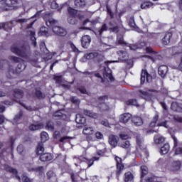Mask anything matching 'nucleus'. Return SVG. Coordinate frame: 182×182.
<instances>
[{
	"mask_svg": "<svg viewBox=\"0 0 182 182\" xmlns=\"http://www.w3.org/2000/svg\"><path fill=\"white\" fill-rule=\"evenodd\" d=\"M151 6H153V4L150 2L144 3L141 5L142 9H147V8H150Z\"/></svg>",
	"mask_w": 182,
	"mask_h": 182,
	"instance_id": "c03bdc74",
	"label": "nucleus"
},
{
	"mask_svg": "<svg viewBox=\"0 0 182 182\" xmlns=\"http://www.w3.org/2000/svg\"><path fill=\"white\" fill-rule=\"evenodd\" d=\"M83 113L85 116H88V117H92V119H97V114L92 112V111L85 109Z\"/></svg>",
	"mask_w": 182,
	"mask_h": 182,
	"instance_id": "412c9836",
	"label": "nucleus"
},
{
	"mask_svg": "<svg viewBox=\"0 0 182 182\" xmlns=\"http://www.w3.org/2000/svg\"><path fill=\"white\" fill-rule=\"evenodd\" d=\"M2 6L1 9L2 11H9V8H12L16 4L19 2V0H1Z\"/></svg>",
	"mask_w": 182,
	"mask_h": 182,
	"instance_id": "7ed1b4c3",
	"label": "nucleus"
},
{
	"mask_svg": "<svg viewBox=\"0 0 182 182\" xmlns=\"http://www.w3.org/2000/svg\"><path fill=\"white\" fill-rule=\"evenodd\" d=\"M136 149H140V150H146V145L143 140V137L140 134L136 135Z\"/></svg>",
	"mask_w": 182,
	"mask_h": 182,
	"instance_id": "0eeeda50",
	"label": "nucleus"
},
{
	"mask_svg": "<svg viewBox=\"0 0 182 182\" xmlns=\"http://www.w3.org/2000/svg\"><path fill=\"white\" fill-rule=\"evenodd\" d=\"M169 150H170V145L168 144H165L161 148V154H167Z\"/></svg>",
	"mask_w": 182,
	"mask_h": 182,
	"instance_id": "393cba45",
	"label": "nucleus"
},
{
	"mask_svg": "<svg viewBox=\"0 0 182 182\" xmlns=\"http://www.w3.org/2000/svg\"><path fill=\"white\" fill-rule=\"evenodd\" d=\"M119 60H127L129 59V54L124 50H119L117 52Z\"/></svg>",
	"mask_w": 182,
	"mask_h": 182,
	"instance_id": "ddd939ff",
	"label": "nucleus"
},
{
	"mask_svg": "<svg viewBox=\"0 0 182 182\" xmlns=\"http://www.w3.org/2000/svg\"><path fill=\"white\" fill-rule=\"evenodd\" d=\"M74 4L77 8H84L86 5L85 0H75Z\"/></svg>",
	"mask_w": 182,
	"mask_h": 182,
	"instance_id": "b1692460",
	"label": "nucleus"
},
{
	"mask_svg": "<svg viewBox=\"0 0 182 182\" xmlns=\"http://www.w3.org/2000/svg\"><path fill=\"white\" fill-rule=\"evenodd\" d=\"M22 119V111H20L15 117L14 122H18Z\"/></svg>",
	"mask_w": 182,
	"mask_h": 182,
	"instance_id": "09e8293b",
	"label": "nucleus"
},
{
	"mask_svg": "<svg viewBox=\"0 0 182 182\" xmlns=\"http://www.w3.org/2000/svg\"><path fill=\"white\" fill-rule=\"evenodd\" d=\"M43 151H45V148L42 144H38L37 146V154L40 156L43 154Z\"/></svg>",
	"mask_w": 182,
	"mask_h": 182,
	"instance_id": "f704fd0d",
	"label": "nucleus"
},
{
	"mask_svg": "<svg viewBox=\"0 0 182 182\" xmlns=\"http://www.w3.org/2000/svg\"><path fill=\"white\" fill-rule=\"evenodd\" d=\"M139 92L140 93L141 97L143 99H149V97H150V93L143 90H139Z\"/></svg>",
	"mask_w": 182,
	"mask_h": 182,
	"instance_id": "2f4dec72",
	"label": "nucleus"
},
{
	"mask_svg": "<svg viewBox=\"0 0 182 182\" xmlns=\"http://www.w3.org/2000/svg\"><path fill=\"white\" fill-rule=\"evenodd\" d=\"M56 177V175L53 171H49L47 172V178L48 180H52V178H55Z\"/></svg>",
	"mask_w": 182,
	"mask_h": 182,
	"instance_id": "4c0bfd02",
	"label": "nucleus"
},
{
	"mask_svg": "<svg viewBox=\"0 0 182 182\" xmlns=\"http://www.w3.org/2000/svg\"><path fill=\"white\" fill-rule=\"evenodd\" d=\"M119 137H121V139H122V140H127V139H129V135L125 134H121L119 135Z\"/></svg>",
	"mask_w": 182,
	"mask_h": 182,
	"instance_id": "338daca9",
	"label": "nucleus"
},
{
	"mask_svg": "<svg viewBox=\"0 0 182 182\" xmlns=\"http://www.w3.org/2000/svg\"><path fill=\"white\" fill-rule=\"evenodd\" d=\"M26 68V65L23 63H20L18 64L16 68V71L18 73H21V72H23V70H25V68Z\"/></svg>",
	"mask_w": 182,
	"mask_h": 182,
	"instance_id": "c85d7f7f",
	"label": "nucleus"
},
{
	"mask_svg": "<svg viewBox=\"0 0 182 182\" xmlns=\"http://www.w3.org/2000/svg\"><path fill=\"white\" fill-rule=\"evenodd\" d=\"M181 166V162L180 161H176L173 163V167L175 170H178Z\"/></svg>",
	"mask_w": 182,
	"mask_h": 182,
	"instance_id": "79ce46f5",
	"label": "nucleus"
},
{
	"mask_svg": "<svg viewBox=\"0 0 182 182\" xmlns=\"http://www.w3.org/2000/svg\"><path fill=\"white\" fill-rule=\"evenodd\" d=\"M29 130L31 132H35V130H41V129H43V123L40 122L38 124H31L28 127Z\"/></svg>",
	"mask_w": 182,
	"mask_h": 182,
	"instance_id": "4468645a",
	"label": "nucleus"
},
{
	"mask_svg": "<svg viewBox=\"0 0 182 182\" xmlns=\"http://www.w3.org/2000/svg\"><path fill=\"white\" fill-rule=\"evenodd\" d=\"M153 77H151V75L149 74L147 70H142L141 73V84L143 85L145 82H146V83H151Z\"/></svg>",
	"mask_w": 182,
	"mask_h": 182,
	"instance_id": "20e7f679",
	"label": "nucleus"
},
{
	"mask_svg": "<svg viewBox=\"0 0 182 182\" xmlns=\"http://www.w3.org/2000/svg\"><path fill=\"white\" fill-rule=\"evenodd\" d=\"M11 52L20 56L21 58H23V59H26V60H29L31 58V46L28 44L21 45L19 43H14L10 48Z\"/></svg>",
	"mask_w": 182,
	"mask_h": 182,
	"instance_id": "f257e3e1",
	"label": "nucleus"
},
{
	"mask_svg": "<svg viewBox=\"0 0 182 182\" xmlns=\"http://www.w3.org/2000/svg\"><path fill=\"white\" fill-rule=\"evenodd\" d=\"M9 59L11 60V62H14V63H19V62H21V60H22V59H21V58L16 57L14 55H11L9 57Z\"/></svg>",
	"mask_w": 182,
	"mask_h": 182,
	"instance_id": "c9c22d12",
	"label": "nucleus"
},
{
	"mask_svg": "<svg viewBox=\"0 0 182 182\" xmlns=\"http://www.w3.org/2000/svg\"><path fill=\"white\" fill-rule=\"evenodd\" d=\"M164 137L162 136L156 135L154 136V141L156 144H161V143L164 142Z\"/></svg>",
	"mask_w": 182,
	"mask_h": 182,
	"instance_id": "a878e982",
	"label": "nucleus"
},
{
	"mask_svg": "<svg viewBox=\"0 0 182 182\" xmlns=\"http://www.w3.org/2000/svg\"><path fill=\"white\" fill-rule=\"evenodd\" d=\"M133 178H134V176H133V174L132 173V172L128 171L124 173V181H125V182L132 181Z\"/></svg>",
	"mask_w": 182,
	"mask_h": 182,
	"instance_id": "5701e85b",
	"label": "nucleus"
},
{
	"mask_svg": "<svg viewBox=\"0 0 182 182\" xmlns=\"http://www.w3.org/2000/svg\"><path fill=\"white\" fill-rule=\"evenodd\" d=\"M158 126H163L164 127H166V129H168V124H167V121H163L158 123Z\"/></svg>",
	"mask_w": 182,
	"mask_h": 182,
	"instance_id": "bf43d9fd",
	"label": "nucleus"
},
{
	"mask_svg": "<svg viewBox=\"0 0 182 182\" xmlns=\"http://www.w3.org/2000/svg\"><path fill=\"white\" fill-rule=\"evenodd\" d=\"M71 102L72 103H74V105H79L80 103V100H79L76 97H72Z\"/></svg>",
	"mask_w": 182,
	"mask_h": 182,
	"instance_id": "5fc2aeb1",
	"label": "nucleus"
},
{
	"mask_svg": "<svg viewBox=\"0 0 182 182\" xmlns=\"http://www.w3.org/2000/svg\"><path fill=\"white\" fill-rule=\"evenodd\" d=\"M79 92L82 93V95H89V92L86 90V88L85 87H80L78 88Z\"/></svg>",
	"mask_w": 182,
	"mask_h": 182,
	"instance_id": "8fccbe9b",
	"label": "nucleus"
},
{
	"mask_svg": "<svg viewBox=\"0 0 182 182\" xmlns=\"http://www.w3.org/2000/svg\"><path fill=\"white\" fill-rule=\"evenodd\" d=\"M36 96L38 99H43V97H45V95H43V94H42V92L41 91H39V90L36 91Z\"/></svg>",
	"mask_w": 182,
	"mask_h": 182,
	"instance_id": "4d7b16f0",
	"label": "nucleus"
},
{
	"mask_svg": "<svg viewBox=\"0 0 182 182\" xmlns=\"http://www.w3.org/2000/svg\"><path fill=\"white\" fill-rule=\"evenodd\" d=\"M130 119H132V114L129 113H124L120 115L119 122L126 124V123H127Z\"/></svg>",
	"mask_w": 182,
	"mask_h": 182,
	"instance_id": "9d476101",
	"label": "nucleus"
},
{
	"mask_svg": "<svg viewBox=\"0 0 182 182\" xmlns=\"http://www.w3.org/2000/svg\"><path fill=\"white\" fill-rule=\"evenodd\" d=\"M95 137L98 139V140H101V139H103V134H102L101 132H97L95 134Z\"/></svg>",
	"mask_w": 182,
	"mask_h": 182,
	"instance_id": "e2e57ef3",
	"label": "nucleus"
},
{
	"mask_svg": "<svg viewBox=\"0 0 182 182\" xmlns=\"http://www.w3.org/2000/svg\"><path fill=\"white\" fill-rule=\"evenodd\" d=\"M120 147H122V149H130V141L122 140L120 144Z\"/></svg>",
	"mask_w": 182,
	"mask_h": 182,
	"instance_id": "bb28decb",
	"label": "nucleus"
},
{
	"mask_svg": "<svg viewBox=\"0 0 182 182\" xmlns=\"http://www.w3.org/2000/svg\"><path fill=\"white\" fill-rule=\"evenodd\" d=\"M168 71V67H167L166 65H161L159 68V76L164 77L166 76V75H167V72Z\"/></svg>",
	"mask_w": 182,
	"mask_h": 182,
	"instance_id": "dca6fc26",
	"label": "nucleus"
},
{
	"mask_svg": "<svg viewBox=\"0 0 182 182\" xmlns=\"http://www.w3.org/2000/svg\"><path fill=\"white\" fill-rule=\"evenodd\" d=\"M127 106H137V100H129L126 102Z\"/></svg>",
	"mask_w": 182,
	"mask_h": 182,
	"instance_id": "72a5a7b5",
	"label": "nucleus"
},
{
	"mask_svg": "<svg viewBox=\"0 0 182 182\" xmlns=\"http://www.w3.org/2000/svg\"><path fill=\"white\" fill-rule=\"evenodd\" d=\"M106 31H107V26H106V23H105L102 26L101 28L98 30V32L100 35H102V33Z\"/></svg>",
	"mask_w": 182,
	"mask_h": 182,
	"instance_id": "a18cd8bd",
	"label": "nucleus"
},
{
	"mask_svg": "<svg viewBox=\"0 0 182 182\" xmlns=\"http://www.w3.org/2000/svg\"><path fill=\"white\" fill-rule=\"evenodd\" d=\"M14 92V100H16V102H19V99H22L23 97V92L19 89H16Z\"/></svg>",
	"mask_w": 182,
	"mask_h": 182,
	"instance_id": "f8f14e48",
	"label": "nucleus"
},
{
	"mask_svg": "<svg viewBox=\"0 0 182 182\" xmlns=\"http://www.w3.org/2000/svg\"><path fill=\"white\" fill-rule=\"evenodd\" d=\"M53 156L50 153H45L40 155V160L41 161H50V160H53Z\"/></svg>",
	"mask_w": 182,
	"mask_h": 182,
	"instance_id": "2eb2a0df",
	"label": "nucleus"
},
{
	"mask_svg": "<svg viewBox=\"0 0 182 182\" xmlns=\"http://www.w3.org/2000/svg\"><path fill=\"white\" fill-rule=\"evenodd\" d=\"M117 42L119 45H126V42H124L123 37H117Z\"/></svg>",
	"mask_w": 182,
	"mask_h": 182,
	"instance_id": "13d9d810",
	"label": "nucleus"
},
{
	"mask_svg": "<svg viewBox=\"0 0 182 182\" xmlns=\"http://www.w3.org/2000/svg\"><path fill=\"white\" fill-rule=\"evenodd\" d=\"M90 42H92V38L90 36L85 35L82 37L81 45L84 49H87L90 46Z\"/></svg>",
	"mask_w": 182,
	"mask_h": 182,
	"instance_id": "423d86ee",
	"label": "nucleus"
},
{
	"mask_svg": "<svg viewBox=\"0 0 182 182\" xmlns=\"http://www.w3.org/2000/svg\"><path fill=\"white\" fill-rule=\"evenodd\" d=\"M59 6V5L58 4V3H56V1H53L50 4V8L52 9H58V7Z\"/></svg>",
	"mask_w": 182,
	"mask_h": 182,
	"instance_id": "6e6d98bb",
	"label": "nucleus"
},
{
	"mask_svg": "<svg viewBox=\"0 0 182 182\" xmlns=\"http://www.w3.org/2000/svg\"><path fill=\"white\" fill-rule=\"evenodd\" d=\"M104 77H106L107 79H109V80H114V78H113V75H112V70H107L104 73Z\"/></svg>",
	"mask_w": 182,
	"mask_h": 182,
	"instance_id": "cd10ccee",
	"label": "nucleus"
},
{
	"mask_svg": "<svg viewBox=\"0 0 182 182\" xmlns=\"http://www.w3.org/2000/svg\"><path fill=\"white\" fill-rule=\"evenodd\" d=\"M46 128H47L48 130H50V132H53V130H55V126L53 125V122H48L47 123Z\"/></svg>",
	"mask_w": 182,
	"mask_h": 182,
	"instance_id": "37998d69",
	"label": "nucleus"
},
{
	"mask_svg": "<svg viewBox=\"0 0 182 182\" xmlns=\"http://www.w3.org/2000/svg\"><path fill=\"white\" fill-rule=\"evenodd\" d=\"M173 32L174 31H171V32H167L165 33V36L162 39V43L164 45H168V43H170V39H171V36H173Z\"/></svg>",
	"mask_w": 182,
	"mask_h": 182,
	"instance_id": "9b49d317",
	"label": "nucleus"
},
{
	"mask_svg": "<svg viewBox=\"0 0 182 182\" xmlns=\"http://www.w3.org/2000/svg\"><path fill=\"white\" fill-rule=\"evenodd\" d=\"M54 80L55 81V83H58V85H60V83H62V75H55Z\"/></svg>",
	"mask_w": 182,
	"mask_h": 182,
	"instance_id": "49530a36",
	"label": "nucleus"
},
{
	"mask_svg": "<svg viewBox=\"0 0 182 182\" xmlns=\"http://www.w3.org/2000/svg\"><path fill=\"white\" fill-rule=\"evenodd\" d=\"M109 43H107L106 45L107 46H113L114 43V41L113 40V38H108Z\"/></svg>",
	"mask_w": 182,
	"mask_h": 182,
	"instance_id": "69168bd1",
	"label": "nucleus"
},
{
	"mask_svg": "<svg viewBox=\"0 0 182 182\" xmlns=\"http://www.w3.org/2000/svg\"><path fill=\"white\" fill-rule=\"evenodd\" d=\"M91 180L93 182H99V176H93L91 177Z\"/></svg>",
	"mask_w": 182,
	"mask_h": 182,
	"instance_id": "774afa93",
	"label": "nucleus"
},
{
	"mask_svg": "<svg viewBox=\"0 0 182 182\" xmlns=\"http://www.w3.org/2000/svg\"><path fill=\"white\" fill-rule=\"evenodd\" d=\"M5 170L9 171V173H12V174L16 176V178L17 180L21 181V176H18V170H16V168H12L8 165H5Z\"/></svg>",
	"mask_w": 182,
	"mask_h": 182,
	"instance_id": "1a4fd4ad",
	"label": "nucleus"
},
{
	"mask_svg": "<svg viewBox=\"0 0 182 182\" xmlns=\"http://www.w3.org/2000/svg\"><path fill=\"white\" fill-rule=\"evenodd\" d=\"M28 171H40L41 173H43V166H38L35 168L28 169Z\"/></svg>",
	"mask_w": 182,
	"mask_h": 182,
	"instance_id": "de8ad7c7",
	"label": "nucleus"
},
{
	"mask_svg": "<svg viewBox=\"0 0 182 182\" xmlns=\"http://www.w3.org/2000/svg\"><path fill=\"white\" fill-rule=\"evenodd\" d=\"M17 151L19 154H22V153H23V145H18L17 147Z\"/></svg>",
	"mask_w": 182,
	"mask_h": 182,
	"instance_id": "052dcab7",
	"label": "nucleus"
},
{
	"mask_svg": "<svg viewBox=\"0 0 182 182\" xmlns=\"http://www.w3.org/2000/svg\"><path fill=\"white\" fill-rule=\"evenodd\" d=\"M108 29L110 32H114V33H117V32H119V26H117L114 27H109Z\"/></svg>",
	"mask_w": 182,
	"mask_h": 182,
	"instance_id": "603ef678",
	"label": "nucleus"
},
{
	"mask_svg": "<svg viewBox=\"0 0 182 182\" xmlns=\"http://www.w3.org/2000/svg\"><path fill=\"white\" fill-rule=\"evenodd\" d=\"M64 116H65V114L62 113V110L57 111L53 114L54 118L57 117V118L60 119V117H63Z\"/></svg>",
	"mask_w": 182,
	"mask_h": 182,
	"instance_id": "a19ab883",
	"label": "nucleus"
},
{
	"mask_svg": "<svg viewBox=\"0 0 182 182\" xmlns=\"http://www.w3.org/2000/svg\"><path fill=\"white\" fill-rule=\"evenodd\" d=\"M58 23L56 20H50L49 23L50 25L53 26V32L55 35H58V36H66L68 35V31L60 26H53Z\"/></svg>",
	"mask_w": 182,
	"mask_h": 182,
	"instance_id": "f03ea898",
	"label": "nucleus"
},
{
	"mask_svg": "<svg viewBox=\"0 0 182 182\" xmlns=\"http://www.w3.org/2000/svg\"><path fill=\"white\" fill-rule=\"evenodd\" d=\"M171 109L173 112H182V105L181 104H178V102H173L171 105Z\"/></svg>",
	"mask_w": 182,
	"mask_h": 182,
	"instance_id": "f3484780",
	"label": "nucleus"
},
{
	"mask_svg": "<svg viewBox=\"0 0 182 182\" xmlns=\"http://www.w3.org/2000/svg\"><path fill=\"white\" fill-rule=\"evenodd\" d=\"M98 100L100 103H105V100H107V96L100 97Z\"/></svg>",
	"mask_w": 182,
	"mask_h": 182,
	"instance_id": "0e129e2a",
	"label": "nucleus"
},
{
	"mask_svg": "<svg viewBox=\"0 0 182 182\" xmlns=\"http://www.w3.org/2000/svg\"><path fill=\"white\" fill-rule=\"evenodd\" d=\"M115 160L117 161L116 176L117 178H119V176L122 174V172L124 169V165L122 163V158H119V156H116Z\"/></svg>",
	"mask_w": 182,
	"mask_h": 182,
	"instance_id": "39448f33",
	"label": "nucleus"
},
{
	"mask_svg": "<svg viewBox=\"0 0 182 182\" xmlns=\"http://www.w3.org/2000/svg\"><path fill=\"white\" fill-rule=\"evenodd\" d=\"M68 14L70 15V16H75L76 14H77V10L74 9L73 8L69 7L68 9Z\"/></svg>",
	"mask_w": 182,
	"mask_h": 182,
	"instance_id": "ea45409f",
	"label": "nucleus"
},
{
	"mask_svg": "<svg viewBox=\"0 0 182 182\" xmlns=\"http://www.w3.org/2000/svg\"><path fill=\"white\" fill-rule=\"evenodd\" d=\"M16 22H18V23H25L28 22V19L26 18L16 19Z\"/></svg>",
	"mask_w": 182,
	"mask_h": 182,
	"instance_id": "680f3d73",
	"label": "nucleus"
},
{
	"mask_svg": "<svg viewBox=\"0 0 182 182\" xmlns=\"http://www.w3.org/2000/svg\"><path fill=\"white\" fill-rule=\"evenodd\" d=\"M75 122L77 123H80L81 124H83V123H85V122H86V119H85V117H80V115H77L76 117V119H75Z\"/></svg>",
	"mask_w": 182,
	"mask_h": 182,
	"instance_id": "58836bf2",
	"label": "nucleus"
},
{
	"mask_svg": "<svg viewBox=\"0 0 182 182\" xmlns=\"http://www.w3.org/2000/svg\"><path fill=\"white\" fill-rule=\"evenodd\" d=\"M132 122L135 126H141L143 124V119L140 117H134L132 118Z\"/></svg>",
	"mask_w": 182,
	"mask_h": 182,
	"instance_id": "aec40b11",
	"label": "nucleus"
},
{
	"mask_svg": "<svg viewBox=\"0 0 182 182\" xmlns=\"http://www.w3.org/2000/svg\"><path fill=\"white\" fill-rule=\"evenodd\" d=\"M57 45L60 49H63L66 45V38H62L58 41Z\"/></svg>",
	"mask_w": 182,
	"mask_h": 182,
	"instance_id": "4be33fe9",
	"label": "nucleus"
},
{
	"mask_svg": "<svg viewBox=\"0 0 182 182\" xmlns=\"http://www.w3.org/2000/svg\"><path fill=\"white\" fill-rule=\"evenodd\" d=\"M28 35L31 36V39L32 41V43L33 44V46L36 47L37 43H36V38L35 37V31L33 30H29L28 31Z\"/></svg>",
	"mask_w": 182,
	"mask_h": 182,
	"instance_id": "6ab92c4d",
	"label": "nucleus"
},
{
	"mask_svg": "<svg viewBox=\"0 0 182 182\" xmlns=\"http://www.w3.org/2000/svg\"><path fill=\"white\" fill-rule=\"evenodd\" d=\"M41 141H43V143H45V141H46V140H48V139H49V136H48V133L43 132L41 134Z\"/></svg>",
	"mask_w": 182,
	"mask_h": 182,
	"instance_id": "e433bc0d",
	"label": "nucleus"
},
{
	"mask_svg": "<svg viewBox=\"0 0 182 182\" xmlns=\"http://www.w3.org/2000/svg\"><path fill=\"white\" fill-rule=\"evenodd\" d=\"M82 133L85 136H91V134H93L95 133V130L92 127H85L82 130Z\"/></svg>",
	"mask_w": 182,
	"mask_h": 182,
	"instance_id": "a211bd4d",
	"label": "nucleus"
},
{
	"mask_svg": "<svg viewBox=\"0 0 182 182\" xmlns=\"http://www.w3.org/2000/svg\"><path fill=\"white\" fill-rule=\"evenodd\" d=\"M97 56V53H89L85 55V58H86V59H88V60L95 59V58H96Z\"/></svg>",
	"mask_w": 182,
	"mask_h": 182,
	"instance_id": "c756f323",
	"label": "nucleus"
},
{
	"mask_svg": "<svg viewBox=\"0 0 182 182\" xmlns=\"http://www.w3.org/2000/svg\"><path fill=\"white\" fill-rule=\"evenodd\" d=\"M110 146H112L113 147H116L117 146V143H119V136L111 134L109 136V140H108Z\"/></svg>",
	"mask_w": 182,
	"mask_h": 182,
	"instance_id": "6e6552de",
	"label": "nucleus"
},
{
	"mask_svg": "<svg viewBox=\"0 0 182 182\" xmlns=\"http://www.w3.org/2000/svg\"><path fill=\"white\" fill-rule=\"evenodd\" d=\"M158 120H159V114H156L154 117L153 121L149 124L150 127H155Z\"/></svg>",
	"mask_w": 182,
	"mask_h": 182,
	"instance_id": "7c9ffc66",
	"label": "nucleus"
},
{
	"mask_svg": "<svg viewBox=\"0 0 182 182\" xmlns=\"http://www.w3.org/2000/svg\"><path fill=\"white\" fill-rule=\"evenodd\" d=\"M141 178H143V177H144V176H146V174L149 173L147 171V166H141Z\"/></svg>",
	"mask_w": 182,
	"mask_h": 182,
	"instance_id": "473e14b6",
	"label": "nucleus"
},
{
	"mask_svg": "<svg viewBox=\"0 0 182 182\" xmlns=\"http://www.w3.org/2000/svg\"><path fill=\"white\" fill-rule=\"evenodd\" d=\"M22 181L23 182H33V181L32 179L29 178V177H28L25 174H23V176H22Z\"/></svg>",
	"mask_w": 182,
	"mask_h": 182,
	"instance_id": "3c124183",
	"label": "nucleus"
},
{
	"mask_svg": "<svg viewBox=\"0 0 182 182\" xmlns=\"http://www.w3.org/2000/svg\"><path fill=\"white\" fill-rule=\"evenodd\" d=\"M68 21L71 24V25H75V23H76V20L74 16H70L68 19Z\"/></svg>",
	"mask_w": 182,
	"mask_h": 182,
	"instance_id": "864d4df0",
	"label": "nucleus"
}]
</instances>
